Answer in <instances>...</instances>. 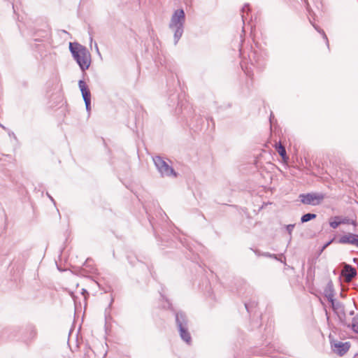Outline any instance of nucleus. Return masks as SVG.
<instances>
[{
	"instance_id": "nucleus-1",
	"label": "nucleus",
	"mask_w": 358,
	"mask_h": 358,
	"mask_svg": "<svg viewBox=\"0 0 358 358\" xmlns=\"http://www.w3.org/2000/svg\"><path fill=\"white\" fill-rule=\"evenodd\" d=\"M166 68L171 73V76L167 79L168 105L171 107L176 106V113L179 115L178 117H186V114L192 113V106L186 101L180 99L179 94H176V87L180 86V80L176 73V69L171 66L168 67L167 65H166Z\"/></svg>"
},
{
	"instance_id": "nucleus-2",
	"label": "nucleus",
	"mask_w": 358,
	"mask_h": 358,
	"mask_svg": "<svg viewBox=\"0 0 358 358\" xmlns=\"http://www.w3.org/2000/svg\"><path fill=\"white\" fill-rule=\"evenodd\" d=\"M164 288L159 291L161 299L166 303V306H164V308L169 310L175 316V322L177 330L179 333L180 338L187 345L192 343V336L189 331V320L188 317L182 310H177L173 306L171 301L164 295Z\"/></svg>"
},
{
	"instance_id": "nucleus-3",
	"label": "nucleus",
	"mask_w": 358,
	"mask_h": 358,
	"mask_svg": "<svg viewBox=\"0 0 358 358\" xmlns=\"http://www.w3.org/2000/svg\"><path fill=\"white\" fill-rule=\"evenodd\" d=\"M184 116L178 117V118L186 123L189 129L194 132L206 131L209 130L211 131L215 128V122L212 117H203L200 115H196L194 110L192 108V113Z\"/></svg>"
},
{
	"instance_id": "nucleus-4",
	"label": "nucleus",
	"mask_w": 358,
	"mask_h": 358,
	"mask_svg": "<svg viewBox=\"0 0 358 358\" xmlns=\"http://www.w3.org/2000/svg\"><path fill=\"white\" fill-rule=\"evenodd\" d=\"M69 50L80 70L85 72L91 64V55L87 48L77 42L69 43Z\"/></svg>"
},
{
	"instance_id": "nucleus-5",
	"label": "nucleus",
	"mask_w": 358,
	"mask_h": 358,
	"mask_svg": "<svg viewBox=\"0 0 358 358\" xmlns=\"http://www.w3.org/2000/svg\"><path fill=\"white\" fill-rule=\"evenodd\" d=\"M185 13L182 8L177 9L172 15L169 27L173 31L174 45H177L184 32Z\"/></svg>"
},
{
	"instance_id": "nucleus-6",
	"label": "nucleus",
	"mask_w": 358,
	"mask_h": 358,
	"mask_svg": "<svg viewBox=\"0 0 358 358\" xmlns=\"http://www.w3.org/2000/svg\"><path fill=\"white\" fill-rule=\"evenodd\" d=\"M248 57L251 65L258 69H262L265 66L267 55L264 50L251 47Z\"/></svg>"
},
{
	"instance_id": "nucleus-7",
	"label": "nucleus",
	"mask_w": 358,
	"mask_h": 358,
	"mask_svg": "<svg viewBox=\"0 0 358 358\" xmlns=\"http://www.w3.org/2000/svg\"><path fill=\"white\" fill-rule=\"evenodd\" d=\"M152 159L155 166L162 176L177 177L178 173L164 158L160 156H155Z\"/></svg>"
},
{
	"instance_id": "nucleus-8",
	"label": "nucleus",
	"mask_w": 358,
	"mask_h": 358,
	"mask_svg": "<svg viewBox=\"0 0 358 358\" xmlns=\"http://www.w3.org/2000/svg\"><path fill=\"white\" fill-rule=\"evenodd\" d=\"M300 201L304 205L318 206L325 198V194L322 192L302 193L299 196Z\"/></svg>"
},
{
	"instance_id": "nucleus-9",
	"label": "nucleus",
	"mask_w": 358,
	"mask_h": 358,
	"mask_svg": "<svg viewBox=\"0 0 358 358\" xmlns=\"http://www.w3.org/2000/svg\"><path fill=\"white\" fill-rule=\"evenodd\" d=\"M14 331L21 334L20 338L25 343L35 338L37 335L36 327L32 324H28L24 329L16 327Z\"/></svg>"
},
{
	"instance_id": "nucleus-10",
	"label": "nucleus",
	"mask_w": 358,
	"mask_h": 358,
	"mask_svg": "<svg viewBox=\"0 0 358 358\" xmlns=\"http://www.w3.org/2000/svg\"><path fill=\"white\" fill-rule=\"evenodd\" d=\"M50 36V28L46 22H43L40 27H35L33 32L34 41L42 42Z\"/></svg>"
},
{
	"instance_id": "nucleus-11",
	"label": "nucleus",
	"mask_w": 358,
	"mask_h": 358,
	"mask_svg": "<svg viewBox=\"0 0 358 358\" xmlns=\"http://www.w3.org/2000/svg\"><path fill=\"white\" fill-rule=\"evenodd\" d=\"M329 338L331 348L338 356H343L349 350L350 348V343L349 341L341 342L336 339H331V336Z\"/></svg>"
},
{
	"instance_id": "nucleus-12",
	"label": "nucleus",
	"mask_w": 358,
	"mask_h": 358,
	"mask_svg": "<svg viewBox=\"0 0 358 358\" xmlns=\"http://www.w3.org/2000/svg\"><path fill=\"white\" fill-rule=\"evenodd\" d=\"M181 245L187 250L185 252L186 258L190 259L193 262L198 264V259L199 258V255L195 252L196 246L192 244L186 238H179Z\"/></svg>"
},
{
	"instance_id": "nucleus-13",
	"label": "nucleus",
	"mask_w": 358,
	"mask_h": 358,
	"mask_svg": "<svg viewBox=\"0 0 358 358\" xmlns=\"http://www.w3.org/2000/svg\"><path fill=\"white\" fill-rule=\"evenodd\" d=\"M337 243L339 244L352 245L358 248V234L346 233L337 240Z\"/></svg>"
},
{
	"instance_id": "nucleus-14",
	"label": "nucleus",
	"mask_w": 358,
	"mask_h": 358,
	"mask_svg": "<svg viewBox=\"0 0 358 358\" xmlns=\"http://www.w3.org/2000/svg\"><path fill=\"white\" fill-rule=\"evenodd\" d=\"M49 94V92H48ZM48 96V106L50 108L58 106L63 101V95L60 90H57Z\"/></svg>"
},
{
	"instance_id": "nucleus-15",
	"label": "nucleus",
	"mask_w": 358,
	"mask_h": 358,
	"mask_svg": "<svg viewBox=\"0 0 358 358\" xmlns=\"http://www.w3.org/2000/svg\"><path fill=\"white\" fill-rule=\"evenodd\" d=\"M343 275H345L346 281L350 282L357 275V272L355 268L350 264L343 263Z\"/></svg>"
},
{
	"instance_id": "nucleus-16",
	"label": "nucleus",
	"mask_w": 358,
	"mask_h": 358,
	"mask_svg": "<svg viewBox=\"0 0 358 358\" xmlns=\"http://www.w3.org/2000/svg\"><path fill=\"white\" fill-rule=\"evenodd\" d=\"M92 259L90 258H87L85 263L83 265V268H80L78 275L80 276H85L86 273H94L96 271V268L90 264V262Z\"/></svg>"
},
{
	"instance_id": "nucleus-17",
	"label": "nucleus",
	"mask_w": 358,
	"mask_h": 358,
	"mask_svg": "<svg viewBox=\"0 0 358 358\" xmlns=\"http://www.w3.org/2000/svg\"><path fill=\"white\" fill-rule=\"evenodd\" d=\"M323 294L329 302L334 299L335 289L331 280L328 281Z\"/></svg>"
},
{
	"instance_id": "nucleus-18",
	"label": "nucleus",
	"mask_w": 358,
	"mask_h": 358,
	"mask_svg": "<svg viewBox=\"0 0 358 358\" xmlns=\"http://www.w3.org/2000/svg\"><path fill=\"white\" fill-rule=\"evenodd\" d=\"M275 148L279 155L281 157L282 161L287 162L289 160V157L287 155L285 148L283 145H282L280 141L275 143Z\"/></svg>"
},
{
	"instance_id": "nucleus-19",
	"label": "nucleus",
	"mask_w": 358,
	"mask_h": 358,
	"mask_svg": "<svg viewBox=\"0 0 358 358\" xmlns=\"http://www.w3.org/2000/svg\"><path fill=\"white\" fill-rule=\"evenodd\" d=\"M333 310L336 313H340L345 311V307L343 303L336 300L334 298L331 301H329Z\"/></svg>"
},
{
	"instance_id": "nucleus-20",
	"label": "nucleus",
	"mask_w": 358,
	"mask_h": 358,
	"mask_svg": "<svg viewBox=\"0 0 358 358\" xmlns=\"http://www.w3.org/2000/svg\"><path fill=\"white\" fill-rule=\"evenodd\" d=\"M245 308L247 312L250 315L254 313L256 315V308L257 306V301L254 300H250L249 301L244 302Z\"/></svg>"
},
{
	"instance_id": "nucleus-21",
	"label": "nucleus",
	"mask_w": 358,
	"mask_h": 358,
	"mask_svg": "<svg viewBox=\"0 0 358 358\" xmlns=\"http://www.w3.org/2000/svg\"><path fill=\"white\" fill-rule=\"evenodd\" d=\"M329 224L330 227H331L332 229L338 228V226L340 224H341V220H340V215L331 217L329 219Z\"/></svg>"
},
{
	"instance_id": "nucleus-22",
	"label": "nucleus",
	"mask_w": 358,
	"mask_h": 358,
	"mask_svg": "<svg viewBox=\"0 0 358 358\" xmlns=\"http://www.w3.org/2000/svg\"><path fill=\"white\" fill-rule=\"evenodd\" d=\"M316 217H317V215L315 213H305L301 217V222L305 223V222H309L312 220H314Z\"/></svg>"
},
{
	"instance_id": "nucleus-23",
	"label": "nucleus",
	"mask_w": 358,
	"mask_h": 358,
	"mask_svg": "<svg viewBox=\"0 0 358 358\" xmlns=\"http://www.w3.org/2000/svg\"><path fill=\"white\" fill-rule=\"evenodd\" d=\"M148 220L153 229L154 235L156 237V238H157V237L159 236L158 231V224H157L155 222L154 217H151L150 215H148Z\"/></svg>"
},
{
	"instance_id": "nucleus-24",
	"label": "nucleus",
	"mask_w": 358,
	"mask_h": 358,
	"mask_svg": "<svg viewBox=\"0 0 358 358\" xmlns=\"http://www.w3.org/2000/svg\"><path fill=\"white\" fill-rule=\"evenodd\" d=\"M340 220H341V224H352L354 227H357V222L356 220H352L348 217L340 216Z\"/></svg>"
},
{
	"instance_id": "nucleus-25",
	"label": "nucleus",
	"mask_w": 358,
	"mask_h": 358,
	"mask_svg": "<svg viewBox=\"0 0 358 358\" xmlns=\"http://www.w3.org/2000/svg\"><path fill=\"white\" fill-rule=\"evenodd\" d=\"M250 11V4L249 3H245L242 9H241V17H242V20L243 22H244L245 20H247V15H248V13Z\"/></svg>"
},
{
	"instance_id": "nucleus-26",
	"label": "nucleus",
	"mask_w": 358,
	"mask_h": 358,
	"mask_svg": "<svg viewBox=\"0 0 358 358\" xmlns=\"http://www.w3.org/2000/svg\"><path fill=\"white\" fill-rule=\"evenodd\" d=\"M338 320L340 324L344 327H347L348 328H350L351 324H348L345 321V311L338 313Z\"/></svg>"
},
{
	"instance_id": "nucleus-27",
	"label": "nucleus",
	"mask_w": 358,
	"mask_h": 358,
	"mask_svg": "<svg viewBox=\"0 0 358 358\" xmlns=\"http://www.w3.org/2000/svg\"><path fill=\"white\" fill-rule=\"evenodd\" d=\"M352 331L358 334V314H357L352 320L350 328Z\"/></svg>"
},
{
	"instance_id": "nucleus-28",
	"label": "nucleus",
	"mask_w": 358,
	"mask_h": 358,
	"mask_svg": "<svg viewBox=\"0 0 358 358\" xmlns=\"http://www.w3.org/2000/svg\"><path fill=\"white\" fill-rule=\"evenodd\" d=\"M78 87L80 89L81 94L90 90L88 85H87L86 82L83 79L78 80Z\"/></svg>"
},
{
	"instance_id": "nucleus-29",
	"label": "nucleus",
	"mask_w": 358,
	"mask_h": 358,
	"mask_svg": "<svg viewBox=\"0 0 358 358\" xmlns=\"http://www.w3.org/2000/svg\"><path fill=\"white\" fill-rule=\"evenodd\" d=\"M336 241V237L334 236L332 238H331L330 240H329L328 241H327L321 248L318 251V256H320L322 252L323 251L327 248L329 247L332 243H334V241Z\"/></svg>"
},
{
	"instance_id": "nucleus-30",
	"label": "nucleus",
	"mask_w": 358,
	"mask_h": 358,
	"mask_svg": "<svg viewBox=\"0 0 358 358\" xmlns=\"http://www.w3.org/2000/svg\"><path fill=\"white\" fill-rule=\"evenodd\" d=\"M129 263L132 266H135L137 262H140L136 255H127V256Z\"/></svg>"
},
{
	"instance_id": "nucleus-31",
	"label": "nucleus",
	"mask_w": 358,
	"mask_h": 358,
	"mask_svg": "<svg viewBox=\"0 0 358 358\" xmlns=\"http://www.w3.org/2000/svg\"><path fill=\"white\" fill-rule=\"evenodd\" d=\"M253 251L258 256L262 255L264 257H270V258H274L275 259H278L277 255L275 254H271L269 252L260 253V252L259 250H253Z\"/></svg>"
},
{
	"instance_id": "nucleus-32",
	"label": "nucleus",
	"mask_w": 358,
	"mask_h": 358,
	"mask_svg": "<svg viewBox=\"0 0 358 358\" xmlns=\"http://www.w3.org/2000/svg\"><path fill=\"white\" fill-rule=\"evenodd\" d=\"M81 94H82L83 99L84 100V102L87 101H91L92 95H91L90 90L85 92L82 93Z\"/></svg>"
},
{
	"instance_id": "nucleus-33",
	"label": "nucleus",
	"mask_w": 358,
	"mask_h": 358,
	"mask_svg": "<svg viewBox=\"0 0 358 358\" xmlns=\"http://www.w3.org/2000/svg\"><path fill=\"white\" fill-rule=\"evenodd\" d=\"M265 331L266 332V335H263V337L265 336L264 341H266L268 339V335L271 334L272 332H273V327H271V324H270L269 327L265 328Z\"/></svg>"
},
{
	"instance_id": "nucleus-34",
	"label": "nucleus",
	"mask_w": 358,
	"mask_h": 358,
	"mask_svg": "<svg viewBox=\"0 0 358 358\" xmlns=\"http://www.w3.org/2000/svg\"><path fill=\"white\" fill-rule=\"evenodd\" d=\"M295 227L294 224H289L285 225V229L287 231V233L289 234V236H292V231Z\"/></svg>"
},
{
	"instance_id": "nucleus-35",
	"label": "nucleus",
	"mask_w": 358,
	"mask_h": 358,
	"mask_svg": "<svg viewBox=\"0 0 358 358\" xmlns=\"http://www.w3.org/2000/svg\"><path fill=\"white\" fill-rule=\"evenodd\" d=\"M113 302H114V298L112 296L108 307L105 309V315L106 316V314H109L110 313V309H111V307H112V304H113Z\"/></svg>"
},
{
	"instance_id": "nucleus-36",
	"label": "nucleus",
	"mask_w": 358,
	"mask_h": 358,
	"mask_svg": "<svg viewBox=\"0 0 358 358\" xmlns=\"http://www.w3.org/2000/svg\"><path fill=\"white\" fill-rule=\"evenodd\" d=\"M322 37V38L325 41V43L328 48V49H329V40H328V38H327V34H325L324 31L322 30L321 33H320Z\"/></svg>"
},
{
	"instance_id": "nucleus-37",
	"label": "nucleus",
	"mask_w": 358,
	"mask_h": 358,
	"mask_svg": "<svg viewBox=\"0 0 358 358\" xmlns=\"http://www.w3.org/2000/svg\"><path fill=\"white\" fill-rule=\"evenodd\" d=\"M241 68L243 69V71L245 72V73L248 76H251V73H250V71L248 69V67H245L243 65V62L242 61L241 62Z\"/></svg>"
},
{
	"instance_id": "nucleus-38",
	"label": "nucleus",
	"mask_w": 358,
	"mask_h": 358,
	"mask_svg": "<svg viewBox=\"0 0 358 358\" xmlns=\"http://www.w3.org/2000/svg\"><path fill=\"white\" fill-rule=\"evenodd\" d=\"M81 294L84 296V299L85 301L88 299V297L90 296L89 292L85 288L81 289Z\"/></svg>"
},
{
	"instance_id": "nucleus-39",
	"label": "nucleus",
	"mask_w": 358,
	"mask_h": 358,
	"mask_svg": "<svg viewBox=\"0 0 358 358\" xmlns=\"http://www.w3.org/2000/svg\"><path fill=\"white\" fill-rule=\"evenodd\" d=\"M86 110L90 113L91 111V101H85Z\"/></svg>"
},
{
	"instance_id": "nucleus-40",
	"label": "nucleus",
	"mask_w": 358,
	"mask_h": 358,
	"mask_svg": "<svg viewBox=\"0 0 358 358\" xmlns=\"http://www.w3.org/2000/svg\"><path fill=\"white\" fill-rule=\"evenodd\" d=\"M7 131L10 137H13L16 141H17V138L13 131H10V129H8Z\"/></svg>"
},
{
	"instance_id": "nucleus-41",
	"label": "nucleus",
	"mask_w": 358,
	"mask_h": 358,
	"mask_svg": "<svg viewBox=\"0 0 358 358\" xmlns=\"http://www.w3.org/2000/svg\"><path fill=\"white\" fill-rule=\"evenodd\" d=\"M70 295H71V296L72 297V299H73V300L74 303H77V300L78 299V297L77 296H76V295L73 294V292H70Z\"/></svg>"
},
{
	"instance_id": "nucleus-42",
	"label": "nucleus",
	"mask_w": 358,
	"mask_h": 358,
	"mask_svg": "<svg viewBox=\"0 0 358 358\" xmlns=\"http://www.w3.org/2000/svg\"><path fill=\"white\" fill-rule=\"evenodd\" d=\"M47 196L50 199V201L54 203V205L56 204L55 199L52 198V196L48 193H46Z\"/></svg>"
},
{
	"instance_id": "nucleus-43",
	"label": "nucleus",
	"mask_w": 358,
	"mask_h": 358,
	"mask_svg": "<svg viewBox=\"0 0 358 358\" xmlns=\"http://www.w3.org/2000/svg\"><path fill=\"white\" fill-rule=\"evenodd\" d=\"M273 118H274V115H273V113H271L270 115V117H269V121H270L271 124H273V120H272Z\"/></svg>"
},
{
	"instance_id": "nucleus-44",
	"label": "nucleus",
	"mask_w": 358,
	"mask_h": 358,
	"mask_svg": "<svg viewBox=\"0 0 358 358\" xmlns=\"http://www.w3.org/2000/svg\"><path fill=\"white\" fill-rule=\"evenodd\" d=\"M312 25L316 31H317L320 29V27L315 24V23H312Z\"/></svg>"
},
{
	"instance_id": "nucleus-45",
	"label": "nucleus",
	"mask_w": 358,
	"mask_h": 358,
	"mask_svg": "<svg viewBox=\"0 0 358 358\" xmlns=\"http://www.w3.org/2000/svg\"><path fill=\"white\" fill-rule=\"evenodd\" d=\"M340 296L341 298H345L346 296V294H345L343 291H341L340 293Z\"/></svg>"
},
{
	"instance_id": "nucleus-46",
	"label": "nucleus",
	"mask_w": 358,
	"mask_h": 358,
	"mask_svg": "<svg viewBox=\"0 0 358 358\" xmlns=\"http://www.w3.org/2000/svg\"><path fill=\"white\" fill-rule=\"evenodd\" d=\"M0 127H1L3 129H4L5 131H6L9 129L8 128L6 127L4 125H3V124H1V123H0Z\"/></svg>"
},
{
	"instance_id": "nucleus-47",
	"label": "nucleus",
	"mask_w": 358,
	"mask_h": 358,
	"mask_svg": "<svg viewBox=\"0 0 358 358\" xmlns=\"http://www.w3.org/2000/svg\"><path fill=\"white\" fill-rule=\"evenodd\" d=\"M163 213H164V217H162V220H166V219H168L169 217H168V216L166 215V214H165V213H164V212H163Z\"/></svg>"
},
{
	"instance_id": "nucleus-48",
	"label": "nucleus",
	"mask_w": 358,
	"mask_h": 358,
	"mask_svg": "<svg viewBox=\"0 0 358 358\" xmlns=\"http://www.w3.org/2000/svg\"><path fill=\"white\" fill-rule=\"evenodd\" d=\"M260 325H261V324H260V323H259L258 322H257V328L259 327V326H260ZM255 328H256V327H253L252 328V330H253Z\"/></svg>"
},
{
	"instance_id": "nucleus-49",
	"label": "nucleus",
	"mask_w": 358,
	"mask_h": 358,
	"mask_svg": "<svg viewBox=\"0 0 358 358\" xmlns=\"http://www.w3.org/2000/svg\"><path fill=\"white\" fill-rule=\"evenodd\" d=\"M95 48H96V52H98V54L100 55V52H99V48H98V45L97 44L95 43Z\"/></svg>"
},
{
	"instance_id": "nucleus-50",
	"label": "nucleus",
	"mask_w": 358,
	"mask_h": 358,
	"mask_svg": "<svg viewBox=\"0 0 358 358\" xmlns=\"http://www.w3.org/2000/svg\"><path fill=\"white\" fill-rule=\"evenodd\" d=\"M352 262L354 263H357L358 262V258H356V257L353 258Z\"/></svg>"
},
{
	"instance_id": "nucleus-51",
	"label": "nucleus",
	"mask_w": 358,
	"mask_h": 358,
	"mask_svg": "<svg viewBox=\"0 0 358 358\" xmlns=\"http://www.w3.org/2000/svg\"><path fill=\"white\" fill-rule=\"evenodd\" d=\"M323 29L320 27V29L317 31L319 34L322 32Z\"/></svg>"
},
{
	"instance_id": "nucleus-52",
	"label": "nucleus",
	"mask_w": 358,
	"mask_h": 358,
	"mask_svg": "<svg viewBox=\"0 0 358 358\" xmlns=\"http://www.w3.org/2000/svg\"><path fill=\"white\" fill-rule=\"evenodd\" d=\"M239 51H240V55H241V56H243V52H242V50H241V49H240V50H239Z\"/></svg>"
},
{
	"instance_id": "nucleus-53",
	"label": "nucleus",
	"mask_w": 358,
	"mask_h": 358,
	"mask_svg": "<svg viewBox=\"0 0 358 358\" xmlns=\"http://www.w3.org/2000/svg\"><path fill=\"white\" fill-rule=\"evenodd\" d=\"M354 313H355L354 310H352L350 312V315H354Z\"/></svg>"
},
{
	"instance_id": "nucleus-54",
	"label": "nucleus",
	"mask_w": 358,
	"mask_h": 358,
	"mask_svg": "<svg viewBox=\"0 0 358 358\" xmlns=\"http://www.w3.org/2000/svg\"><path fill=\"white\" fill-rule=\"evenodd\" d=\"M270 345H271V343H268V344L266 345V346L268 348H271Z\"/></svg>"
},
{
	"instance_id": "nucleus-55",
	"label": "nucleus",
	"mask_w": 358,
	"mask_h": 358,
	"mask_svg": "<svg viewBox=\"0 0 358 358\" xmlns=\"http://www.w3.org/2000/svg\"><path fill=\"white\" fill-rule=\"evenodd\" d=\"M165 238V236H164V237H160L161 240L163 241H164V238Z\"/></svg>"
},
{
	"instance_id": "nucleus-56",
	"label": "nucleus",
	"mask_w": 358,
	"mask_h": 358,
	"mask_svg": "<svg viewBox=\"0 0 358 358\" xmlns=\"http://www.w3.org/2000/svg\"><path fill=\"white\" fill-rule=\"evenodd\" d=\"M257 317H261V314H260V313H258V314L257 315Z\"/></svg>"
},
{
	"instance_id": "nucleus-57",
	"label": "nucleus",
	"mask_w": 358,
	"mask_h": 358,
	"mask_svg": "<svg viewBox=\"0 0 358 358\" xmlns=\"http://www.w3.org/2000/svg\"><path fill=\"white\" fill-rule=\"evenodd\" d=\"M268 352H270V350H268L265 353H266V354H268Z\"/></svg>"
},
{
	"instance_id": "nucleus-58",
	"label": "nucleus",
	"mask_w": 358,
	"mask_h": 358,
	"mask_svg": "<svg viewBox=\"0 0 358 358\" xmlns=\"http://www.w3.org/2000/svg\"><path fill=\"white\" fill-rule=\"evenodd\" d=\"M62 31L66 33V34H68V32L66 31H65V30H63Z\"/></svg>"
},
{
	"instance_id": "nucleus-59",
	"label": "nucleus",
	"mask_w": 358,
	"mask_h": 358,
	"mask_svg": "<svg viewBox=\"0 0 358 358\" xmlns=\"http://www.w3.org/2000/svg\"><path fill=\"white\" fill-rule=\"evenodd\" d=\"M150 273H151V275L152 276V278H154L153 273L152 272H150Z\"/></svg>"
},
{
	"instance_id": "nucleus-60",
	"label": "nucleus",
	"mask_w": 358,
	"mask_h": 358,
	"mask_svg": "<svg viewBox=\"0 0 358 358\" xmlns=\"http://www.w3.org/2000/svg\"><path fill=\"white\" fill-rule=\"evenodd\" d=\"M357 268H358V265H357Z\"/></svg>"
}]
</instances>
